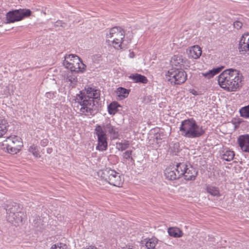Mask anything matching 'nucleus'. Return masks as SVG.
<instances>
[{"label": "nucleus", "instance_id": "obj_21", "mask_svg": "<svg viewBox=\"0 0 249 249\" xmlns=\"http://www.w3.org/2000/svg\"><path fill=\"white\" fill-rule=\"evenodd\" d=\"M24 216V213H14V214L13 216L14 219L8 221L14 225H18L22 222Z\"/></svg>", "mask_w": 249, "mask_h": 249}, {"label": "nucleus", "instance_id": "obj_18", "mask_svg": "<svg viewBox=\"0 0 249 249\" xmlns=\"http://www.w3.org/2000/svg\"><path fill=\"white\" fill-rule=\"evenodd\" d=\"M129 78L134 81L135 83H141L146 84L148 82L147 78L139 73L132 74L129 76Z\"/></svg>", "mask_w": 249, "mask_h": 249}, {"label": "nucleus", "instance_id": "obj_22", "mask_svg": "<svg viewBox=\"0 0 249 249\" xmlns=\"http://www.w3.org/2000/svg\"><path fill=\"white\" fill-rule=\"evenodd\" d=\"M188 164L184 162L177 164L175 170L179 178L184 174V172Z\"/></svg>", "mask_w": 249, "mask_h": 249}, {"label": "nucleus", "instance_id": "obj_14", "mask_svg": "<svg viewBox=\"0 0 249 249\" xmlns=\"http://www.w3.org/2000/svg\"><path fill=\"white\" fill-rule=\"evenodd\" d=\"M238 142L243 151L249 153V135L240 136L238 138Z\"/></svg>", "mask_w": 249, "mask_h": 249}, {"label": "nucleus", "instance_id": "obj_34", "mask_svg": "<svg viewBox=\"0 0 249 249\" xmlns=\"http://www.w3.org/2000/svg\"><path fill=\"white\" fill-rule=\"evenodd\" d=\"M67 247L66 245L59 243L53 245L51 249H67Z\"/></svg>", "mask_w": 249, "mask_h": 249}, {"label": "nucleus", "instance_id": "obj_32", "mask_svg": "<svg viewBox=\"0 0 249 249\" xmlns=\"http://www.w3.org/2000/svg\"><path fill=\"white\" fill-rule=\"evenodd\" d=\"M239 112L242 117L244 118L249 117V105L241 108Z\"/></svg>", "mask_w": 249, "mask_h": 249}, {"label": "nucleus", "instance_id": "obj_20", "mask_svg": "<svg viewBox=\"0 0 249 249\" xmlns=\"http://www.w3.org/2000/svg\"><path fill=\"white\" fill-rule=\"evenodd\" d=\"M8 126L7 121L3 117H0V137L6 133Z\"/></svg>", "mask_w": 249, "mask_h": 249}, {"label": "nucleus", "instance_id": "obj_15", "mask_svg": "<svg viewBox=\"0 0 249 249\" xmlns=\"http://www.w3.org/2000/svg\"><path fill=\"white\" fill-rule=\"evenodd\" d=\"M197 175V171L190 164L188 165L183 176L187 180H194Z\"/></svg>", "mask_w": 249, "mask_h": 249}, {"label": "nucleus", "instance_id": "obj_5", "mask_svg": "<svg viewBox=\"0 0 249 249\" xmlns=\"http://www.w3.org/2000/svg\"><path fill=\"white\" fill-rule=\"evenodd\" d=\"M64 67L71 71L83 72L86 70V66L80 58L74 54L66 55L63 61Z\"/></svg>", "mask_w": 249, "mask_h": 249}, {"label": "nucleus", "instance_id": "obj_25", "mask_svg": "<svg viewBox=\"0 0 249 249\" xmlns=\"http://www.w3.org/2000/svg\"><path fill=\"white\" fill-rule=\"evenodd\" d=\"M32 221V225L36 228H39L41 229L43 228L44 223H43V221L41 220L40 217L38 216H36L35 217H33L31 220Z\"/></svg>", "mask_w": 249, "mask_h": 249}, {"label": "nucleus", "instance_id": "obj_30", "mask_svg": "<svg viewBox=\"0 0 249 249\" xmlns=\"http://www.w3.org/2000/svg\"><path fill=\"white\" fill-rule=\"evenodd\" d=\"M207 192L214 196H220V192L218 188L214 186H208L207 187Z\"/></svg>", "mask_w": 249, "mask_h": 249}, {"label": "nucleus", "instance_id": "obj_31", "mask_svg": "<svg viewBox=\"0 0 249 249\" xmlns=\"http://www.w3.org/2000/svg\"><path fill=\"white\" fill-rule=\"evenodd\" d=\"M72 71H71L69 72L67 74V78H66V81L70 82L71 84V85L72 87H73L76 83V76L73 74L72 73Z\"/></svg>", "mask_w": 249, "mask_h": 249}, {"label": "nucleus", "instance_id": "obj_16", "mask_svg": "<svg viewBox=\"0 0 249 249\" xmlns=\"http://www.w3.org/2000/svg\"><path fill=\"white\" fill-rule=\"evenodd\" d=\"M202 53L201 48L198 45H195L190 47L187 54L189 58L197 59L199 58Z\"/></svg>", "mask_w": 249, "mask_h": 249}, {"label": "nucleus", "instance_id": "obj_24", "mask_svg": "<svg viewBox=\"0 0 249 249\" xmlns=\"http://www.w3.org/2000/svg\"><path fill=\"white\" fill-rule=\"evenodd\" d=\"M128 90L124 88L120 87L117 89L116 95L120 100L125 98L128 96Z\"/></svg>", "mask_w": 249, "mask_h": 249}, {"label": "nucleus", "instance_id": "obj_35", "mask_svg": "<svg viewBox=\"0 0 249 249\" xmlns=\"http://www.w3.org/2000/svg\"><path fill=\"white\" fill-rule=\"evenodd\" d=\"M54 25L55 27L65 28L67 26V24L61 20H57L55 22Z\"/></svg>", "mask_w": 249, "mask_h": 249}, {"label": "nucleus", "instance_id": "obj_7", "mask_svg": "<svg viewBox=\"0 0 249 249\" xmlns=\"http://www.w3.org/2000/svg\"><path fill=\"white\" fill-rule=\"evenodd\" d=\"M101 177L110 185L120 187L123 182L120 174L115 170L106 168L98 173Z\"/></svg>", "mask_w": 249, "mask_h": 249}, {"label": "nucleus", "instance_id": "obj_28", "mask_svg": "<svg viewBox=\"0 0 249 249\" xmlns=\"http://www.w3.org/2000/svg\"><path fill=\"white\" fill-rule=\"evenodd\" d=\"M220 69H214L213 70H210L205 73H202V74L204 77L209 79L213 77L215 75L218 74L220 72Z\"/></svg>", "mask_w": 249, "mask_h": 249}, {"label": "nucleus", "instance_id": "obj_1", "mask_svg": "<svg viewBox=\"0 0 249 249\" xmlns=\"http://www.w3.org/2000/svg\"><path fill=\"white\" fill-rule=\"evenodd\" d=\"M100 91L91 88L85 89L76 96L73 108L78 113L85 116H93L97 110L95 103L99 100Z\"/></svg>", "mask_w": 249, "mask_h": 249}, {"label": "nucleus", "instance_id": "obj_38", "mask_svg": "<svg viewBox=\"0 0 249 249\" xmlns=\"http://www.w3.org/2000/svg\"><path fill=\"white\" fill-rule=\"evenodd\" d=\"M123 249H132V248L129 246H125L124 247L122 248Z\"/></svg>", "mask_w": 249, "mask_h": 249}, {"label": "nucleus", "instance_id": "obj_19", "mask_svg": "<svg viewBox=\"0 0 249 249\" xmlns=\"http://www.w3.org/2000/svg\"><path fill=\"white\" fill-rule=\"evenodd\" d=\"M147 249H160L158 240L156 238L149 239L145 243Z\"/></svg>", "mask_w": 249, "mask_h": 249}, {"label": "nucleus", "instance_id": "obj_8", "mask_svg": "<svg viewBox=\"0 0 249 249\" xmlns=\"http://www.w3.org/2000/svg\"><path fill=\"white\" fill-rule=\"evenodd\" d=\"M3 149H6L9 153L17 154L23 146L21 139L17 136H12L8 137L6 141L3 142Z\"/></svg>", "mask_w": 249, "mask_h": 249}, {"label": "nucleus", "instance_id": "obj_27", "mask_svg": "<svg viewBox=\"0 0 249 249\" xmlns=\"http://www.w3.org/2000/svg\"><path fill=\"white\" fill-rule=\"evenodd\" d=\"M234 156V152L231 150H226L222 155V159L226 161H231Z\"/></svg>", "mask_w": 249, "mask_h": 249}, {"label": "nucleus", "instance_id": "obj_2", "mask_svg": "<svg viewBox=\"0 0 249 249\" xmlns=\"http://www.w3.org/2000/svg\"><path fill=\"white\" fill-rule=\"evenodd\" d=\"M217 80L221 88L228 91H235L241 86L243 76L239 71L229 69L220 73Z\"/></svg>", "mask_w": 249, "mask_h": 249}, {"label": "nucleus", "instance_id": "obj_37", "mask_svg": "<svg viewBox=\"0 0 249 249\" xmlns=\"http://www.w3.org/2000/svg\"><path fill=\"white\" fill-rule=\"evenodd\" d=\"M132 154V151H126L123 154L124 158L128 159L130 158Z\"/></svg>", "mask_w": 249, "mask_h": 249}, {"label": "nucleus", "instance_id": "obj_17", "mask_svg": "<svg viewBox=\"0 0 249 249\" xmlns=\"http://www.w3.org/2000/svg\"><path fill=\"white\" fill-rule=\"evenodd\" d=\"M164 176L166 178L170 180H174L179 178L177 174L175 167H168L164 171Z\"/></svg>", "mask_w": 249, "mask_h": 249}, {"label": "nucleus", "instance_id": "obj_36", "mask_svg": "<svg viewBox=\"0 0 249 249\" xmlns=\"http://www.w3.org/2000/svg\"><path fill=\"white\" fill-rule=\"evenodd\" d=\"M242 26V23L240 21H236L233 23L234 28L237 30L240 29Z\"/></svg>", "mask_w": 249, "mask_h": 249}, {"label": "nucleus", "instance_id": "obj_29", "mask_svg": "<svg viewBox=\"0 0 249 249\" xmlns=\"http://www.w3.org/2000/svg\"><path fill=\"white\" fill-rule=\"evenodd\" d=\"M129 145V142L128 141H124L116 143V148L120 151H123L126 149Z\"/></svg>", "mask_w": 249, "mask_h": 249}, {"label": "nucleus", "instance_id": "obj_23", "mask_svg": "<svg viewBox=\"0 0 249 249\" xmlns=\"http://www.w3.org/2000/svg\"><path fill=\"white\" fill-rule=\"evenodd\" d=\"M168 233L170 236L174 237H180L182 236V231L178 228L171 227L168 229Z\"/></svg>", "mask_w": 249, "mask_h": 249}, {"label": "nucleus", "instance_id": "obj_6", "mask_svg": "<svg viewBox=\"0 0 249 249\" xmlns=\"http://www.w3.org/2000/svg\"><path fill=\"white\" fill-rule=\"evenodd\" d=\"M124 37V32L119 27H114L109 30L107 35V41L109 44L116 49L121 48L123 40Z\"/></svg>", "mask_w": 249, "mask_h": 249}, {"label": "nucleus", "instance_id": "obj_4", "mask_svg": "<svg viewBox=\"0 0 249 249\" xmlns=\"http://www.w3.org/2000/svg\"><path fill=\"white\" fill-rule=\"evenodd\" d=\"M181 135L187 138H196L202 136L205 131L193 119L183 121L179 127Z\"/></svg>", "mask_w": 249, "mask_h": 249}, {"label": "nucleus", "instance_id": "obj_39", "mask_svg": "<svg viewBox=\"0 0 249 249\" xmlns=\"http://www.w3.org/2000/svg\"><path fill=\"white\" fill-rule=\"evenodd\" d=\"M3 23H4V22H3V21H2L1 20V19H0V26H2V25H3Z\"/></svg>", "mask_w": 249, "mask_h": 249}, {"label": "nucleus", "instance_id": "obj_33", "mask_svg": "<svg viewBox=\"0 0 249 249\" xmlns=\"http://www.w3.org/2000/svg\"><path fill=\"white\" fill-rule=\"evenodd\" d=\"M29 151L32 153V154L36 157L39 156V152L37 146L33 145L29 148Z\"/></svg>", "mask_w": 249, "mask_h": 249}, {"label": "nucleus", "instance_id": "obj_9", "mask_svg": "<svg viewBox=\"0 0 249 249\" xmlns=\"http://www.w3.org/2000/svg\"><path fill=\"white\" fill-rule=\"evenodd\" d=\"M168 81L174 85H180L187 79V74L182 69H171L166 74Z\"/></svg>", "mask_w": 249, "mask_h": 249}, {"label": "nucleus", "instance_id": "obj_12", "mask_svg": "<svg viewBox=\"0 0 249 249\" xmlns=\"http://www.w3.org/2000/svg\"><path fill=\"white\" fill-rule=\"evenodd\" d=\"M6 210L7 212V220H12L14 219L13 216L14 213H23L20 205L15 202H11L7 206Z\"/></svg>", "mask_w": 249, "mask_h": 249}, {"label": "nucleus", "instance_id": "obj_13", "mask_svg": "<svg viewBox=\"0 0 249 249\" xmlns=\"http://www.w3.org/2000/svg\"><path fill=\"white\" fill-rule=\"evenodd\" d=\"M239 50L242 53L249 52V34H245L241 37L239 43Z\"/></svg>", "mask_w": 249, "mask_h": 249}, {"label": "nucleus", "instance_id": "obj_26", "mask_svg": "<svg viewBox=\"0 0 249 249\" xmlns=\"http://www.w3.org/2000/svg\"><path fill=\"white\" fill-rule=\"evenodd\" d=\"M119 105L117 102H112L107 107L108 112L111 115H114L118 111Z\"/></svg>", "mask_w": 249, "mask_h": 249}, {"label": "nucleus", "instance_id": "obj_11", "mask_svg": "<svg viewBox=\"0 0 249 249\" xmlns=\"http://www.w3.org/2000/svg\"><path fill=\"white\" fill-rule=\"evenodd\" d=\"M170 63L172 69L186 68L189 66V62L187 59L181 55H175L171 59Z\"/></svg>", "mask_w": 249, "mask_h": 249}, {"label": "nucleus", "instance_id": "obj_3", "mask_svg": "<svg viewBox=\"0 0 249 249\" xmlns=\"http://www.w3.org/2000/svg\"><path fill=\"white\" fill-rule=\"evenodd\" d=\"M112 140H115L119 137V130L117 128L111 124L110 123L103 124L102 125L97 124L94 129V134L97 137L98 144L96 149L103 151L107 147V135Z\"/></svg>", "mask_w": 249, "mask_h": 249}, {"label": "nucleus", "instance_id": "obj_10", "mask_svg": "<svg viewBox=\"0 0 249 249\" xmlns=\"http://www.w3.org/2000/svg\"><path fill=\"white\" fill-rule=\"evenodd\" d=\"M31 14L29 9H18L10 11L6 14V23H13L22 20L25 17H29Z\"/></svg>", "mask_w": 249, "mask_h": 249}]
</instances>
